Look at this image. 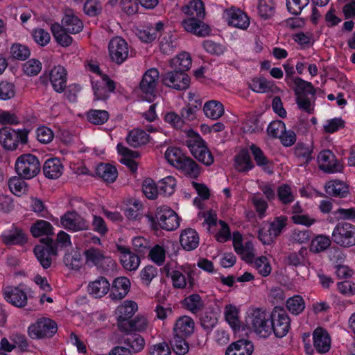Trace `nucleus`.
I'll list each match as a JSON object with an SVG mask.
<instances>
[{"mask_svg": "<svg viewBox=\"0 0 355 355\" xmlns=\"http://www.w3.org/2000/svg\"><path fill=\"white\" fill-rule=\"evenodd\" d=\"M247 323L260 337L267 338L272 333L271 313L265 309L251 307L248 311Z\"/></svg>", "mask_w": 355, "mask_h": 355, "instance_id": "f257e3e1", "label": "nucleus"}, {"mask_svg": "<svg viewBox=\"0 0 355 355\" xmlns=\"http://www.w3.org/2000/svg\"><path fill=\"white\" fill-rule=\"evenodd\" d=\"M15 170L20 177L31 179L40 172V163L35 155L24 154L17 159Z\"/></svg>", "mask_w": 355, "mask_h": 355, "instance_id": "f03ea898", "label": "nucleus"}, {"mask_svg": "<svg viewBox=\"0 0 355 355\" xmlns=\"http://www.w3.org/2000/svg\"><path fill=\"white\" fill-rule=\"evenodd\" d=\"M28 141V131L25 129L15 130L5 127L0 129V144L7 150H15L19 144H25Z\"/></svg>", "mask_w": 355, "mask_h": 355, "instance_id": "7ed1b4c3", "label": "nucleus"}, {"mask_svg": "<svg viewBox=\"0 0 355 355\" xmlns=\"http://www.w3.org/2000/svg\"><path fill=\"white\" fill-rule=\"evenodd\" d=\"M187 146L193 156L200 162L210 166L214 162V156L207 147L205 141L199 135H196L186 141Z\"/></svg>", "mask_w": 355, "mask_h": 355, "instance_id": "20e7f679", "label": "nucleus"}, {"mask_svg": "<svg viewBox=\"0 0 355 355\" xmlns=\"http://www.w3.org/2000/svg\"><path fill=\"white\" fill-rule=\"evenodd\" d=\"M332 240L340 246L349 248L355 245V226L347 222H340L334 227Z\"/></svg>", "mask_w": 355, "mask_h": 355, "instance_id": "39448f33", "label": "nucleus"}, {"mask_svg": "<svg viewBox=\"0 0 355 355\" xmlns=\"http://www.w3.org/2000/svg\"><path fill=\"white\" fill-rule=\"evenodd\" d=\"M57 330V324L53 320L42 318L28 327V334L32 339H42L52 337Z\"/></svg>", "mask_w": 355, "mask_h": 355, "instance_id": "423d86ee", "label": "nucleus"}, {"mask_svg": "<svg viewBox=\"0 0 355 355\" xmlns=\"http://www.w3.org/2000/svg\"><path fill=\"white\" fill-rule=\"evenodd\" d=\"M159 78V71L155 68L147 70L144 74L139 87L147 101L151 102L155 97Z\"/></svg>", "mask_w": 355, "mask_h": 355, "instance_id": "0eeeda50", "label": "nucleus"}, {"mask_svg": "<svg viewBox=\"0 0 355 355\" xmlns=\"http://www.w3.org/2000/svg\"><path fill=\"white\" fill-rule=\"evenodd\" d=\"M108 52L110 60L116 64H121L128 58L129 46L121 37L112 38L108 44Z\"/></svg>", "mask_w": 355, "mask_h": 355, "instance_id": "6e6552de", "label": "nucleus"}, {"mask_svg": "<svg viewBox=\"0 0 355 355\" xmlns=\"http://www.w3.org/2000/svg\"><path fill=\"white\" fill-rule=\"evenodd\" d=\"M272 332L278 338L285 336L290 329V318L286 311L275 307L271 313Z\"/></svg>", "mask_w": 355, "mask_h": 355, "instance_id": "1a4fd4ad", "label": "nucleus"}, {"mask_svg": "<svg viewBox=\"0 0 355 355\" xmlns=\"http://www.w3.org/2000/svg\"><path fill=\"white\" fill-rule=\"evenodd\" d=\"M41 241L45 245H36L34 248V253L42 266L46 269L51 266V257L57 254V246L53 239L48 236L42 239Z\"/></svg>", "mask_w": 355, "mask_h": 355, "instance_id": "9d476101", "label": "nucleus"}, {"mask_svg": "<svg viewBox=\"0 0 355 355\" xmlns=\"http://www.w3.org/2000/svg\"><path fill=\"white\" fill-rule=\"evenodd\" d=\"M155 217L159 226L163 230L173 231L180 225V219L178 214L167 206L158 207Z\"/></svg>", "mask_w": 355, "mask_h": 355, "instance_id": "9b49d317", "label": "nucleus"}, {"mask_svg": "<svg viewBox=\"0 0 355 355\" xmlns=\"http://www.w3.org/2000/svg\"><path fill=\"white\" fill-rule=\"evenodd\" d=\"M162 83L166 87L176 89H187L190 85V78L186 73L177 70H171L162 74Z\"/></svg>", "mask_w": 355, "mask_h": 355, "instance_id": "f8f14e48", "label": "nucleus"}, {"mask_svg": "<svg viewBox=\"0 0 355 355\" xmlns=\"http://www.w3.org/2000/svg\"><path fill=\"white\" fill-rule=\"evenodd\" d=\"M61 226L71 232H80L89 229V223L76 211H67L60 218Z\"/></svg>", "mask_w": 355, "mask_h": 355, "instance_id": "ddd939ff", "label": "nucleus"}, {"mask_svg": "<svg viewBox=\"0 0 355 355\" xmlns=\"http://www.w3.org/2000/svg\"><path fill=\"white\" fill-rule=\"evenodd\" d=\"M2 294L7 302L16 307L22 308L27 304L26 293L18 286H7L3 287Z\"/></svg>", "mask_w": 355, "mask_h": 355, "instance_id": "4468645a", "label": "nucleus"}, {"mask_svg": "<svg viewBox=\"0 0 355 355\" xmlns=\"http://www.w3.org/2000/svg\"><path fill=\"white\" fill-rule=\"evenodd\" d=\"M137 310V304L133 301H125L119 305L116 310L117 325L120 330L128 324L132 315Z\"/></svg>", "mask_w": 355, "mask_h": 355, "instance_id": "2eb2a0df", "label": "nucleus"}, {"mask_svg": "<svg viewBox=\"0 0 355 355\" xmlns=\"http://www.w3.org/2000/svg\"><path fill=\"white\" fill-rule=\"evenodd\" d=\"M117 250L120 253V262L125 270L128 271L137 270L141 262L137 254L124 245H117Z\"/></svg>", "mask_w": 355, "mask_h": 355, "instance_id": "dca6fc26", "label": "nucleus"}, {"mask_svg": "<svg viewBox=\"0 0 355 355\" xmlns=\"http://www.w3.org/2000/svg\"><path fill=\"white\" fill-rule=\"evenodd\" d=\"M318 163L319 168L327 173H336L341 169L334 154L329 150H324L319 153Z\"/></svg>", "mask_w": 355, "mask_h": 355, "instance_id": "f3484780", "label": "nucleus"}, {"mask_svg": "<svg viewBox=\"0 0 355 355\" xmlns=\"http://www.w3.org/2000/svg\"><path fill=\"white\" fill-rule=\"evenodd\" d=\"M313 346L319 353L327 352L331 347V338L328 332L322 327L316 328L313 333Z\"/></svg>", "mask_w": 355, "mask_h": 355, "instance_id": "a211bd4d", "label": "nucleus"}, {"mask_svg": "<svg viewBox=\"0 0 355 355\" xmlns=\"http://www.w3.org/2000/svg\"><path fill=\"white\" fill-rule=\"evenodd\" d=\"M130 288V282L125 277L116 278L111 288L110 297L114 300H119L124 298Z\"/></svg>", "mask_w": 355, "mask_h": 355, "instance_id": "6ab92c4d", "label": "nucleus"}, {"mask_svg": "<svg viewBox=\"0 0 355 355\" xmlns=\"http://www.w3.org/2000/svg\"><path fill=\"white\" fill-rule=\"evenodd\" d=\"M50 80L55 92H63L67 84V71L65 69L60 65L53 67L50 73Z\"/></svg>", "mask_w": 355, "mask_h": 355, "instance_id": "aec40b11", "label": "nucleus"}, {"mask_svg": "<svg viewBox=\"0 0 355 355\" xmlns=\"http://www.w3.org/2000/svg\"><path fill=\"white\" fill-rule=\"evenodd\" d=\"M87 263H91L94 266H101L103 263L108 266L113 264V260L110 257L106 256L102 250L89 248L85 252Z\"/></svg>", "mask_w": 355, "mask_h": 355, "instance_id": "412c9836", "label": "nucleus"}, {"mask_svg": "<svg viewBox=\"0 0 355 355\" xmlns=\"http://www.w3.org/2000/svg\"><path fill=\"white\" fill-rule=\"evenodd\" d=\"M253 350L254 346L250 340L241 339L230 344L225 355H251Z\"/></svg>", "mask_w": 355, "mask_h": 355, "instance_id": "4be33fe9", "label": "nucleus"}, {"mask_svg": "<svg viewBox=\"0 0 355 355\" xmlns=\"http://www.w3.org/2000/svg\"><path fill=\"white\" fill-rule=\"evenodd\" d=\"M194 321L189 316L180 317L173 327V334L189 337L194 331Z\"/></svg>", "mask_w": 355, "mask_h": 355, "instance_id": "5701e85b", "label": "nucleus"}, {"mask_svg": "<svg viewBox=\"0 0 355 355\" xmlns=\"http://www.w3.org/2000/svg\"><path fill=\"white\" fill-rule=\"evenodd\" d=\"M63 165L58 158L47 159L43 165V173L49 179H58L63 172Z\"/></svg>", "mask_w": 355, "mask_h": 355, "instance_id": "b1692460", "label": "nucleus"}, {"mask_svg": "<svg viewBox=\"0 0 355 355\" xmlns=\"http://www.w3.org/2000/svg\"><path fill=\"white\" fill-rule=\"evenodd\" d=\"M180 242L184 249L187 250H194L199 245L198 234L193 229H185L180 234Z\"/></svg>", "mask_w": 355, "mask_h": 355, "instance_id": "393cba45", "label": "nucleus"}, {"mask_svg": "<svg viewBox=\"0 0 355 355\" xmlns=\"http://www.w3.org/2000/svg\"><path fill=\"white\" fill-rule=\"evenodd\" d=\"M60 26L71 34H76L83 28V21L73 13H66L62 19Z\"/></svg>", "mask_w": 355, "mask_h": 355, "instance_id": "a878e982", "label": "nucleus"}, {"mask_svg": "<svg viewBox=\"0 0 355 355\" xmlns=\"http://www.w3.org/2000/svg\"><path fill=\"white\" fill-rule=\"evenodd\" d=\"M110 289V284L104 277H98L88 285L89 293L94 297H101L106 295Z\"/></svg>", "mask_w": 355, "mask_h": 355, "instance_id": "bb28decb", "label": "nucleus"}, {"mask_svg": "<svg viewBox=\"0 0 355 355\" xmlns=\"http://www.w3.org/2000/svg\"><path fill=\"white\" fill-rule=\"evenodd\" d=\"M166 271V276L171 277L172 279L173 286L176 288H184L188 285L189 288H192L193 285V279L191 277L188 275L187 278L179 270H172L170 272L167 266L164 267Z\"/></svg>", "mask_w": 355, "mask_h": 355, "instance_id": "cd10ccee", "label": "nucleus"}, {"mask_svg": "<svg viewBox=\"0 0 355 355\" xmlns=\"http://www.w3.org/2000/svg\"><path fill=\"white\" fill-rule=\"evenodd\" d=\"M227 15L229 24L234 27L246 29L250 24L248 17L241 10L230 9L227 11Z\"/></svg>", "mask_w": 355, "mask_h": 355, "instance_id": "c85d7f7f", "label": "nucleus"}, {"mask_svg": "<svg viewBox=\"0 0 355 355\" xmlns=\"http://www.w3.org/2000/svg\"><path fill=\"white\" fill-rule=\"evenodd\" d=\"M117 150L123 157L121 160V162L126 165L132 172H135L137 169V164L133 159L139 157V153L130 150L121 144L117 145Z\"/></svg>", "mask_w": 355, "mask_h": 355, "instance_id": "c756f323", "label": "nucleus"}, {"mask_svg": "<svg viewBox=\"0 0 355 355\" xmlns=\"http://www.w3.org/2000/svg\"><path fill=\"white\" fill-rule=\"evenodd\" d=\"M234 166L235 169L240 173L248 172L254 167L248 150H242L235 156Z\"/></svg>", "mask_w": 355, "mask_h": 355, "instance_id": "7c9ffc66", "label": "nucleus"}, {"mask_svg": "<svg viewBox=\"0 0 355 355\" xmlns=\"http://www.w3.org/2000/svg\"><path fill=\"white\" fill-rule=\"evenodd\" d=\"M170 66L173 70L185 73L191 66V58L187 52H182L171 59Z\"/></svg>", "mask_w": 355, "mask_h": 355, "instance_id": "2f4dec72", "label": "nucleus"}, {"mask_svg": "<svg viewBox=\"0 0 355 355\" xmlns=\"http://www.w3.org/2000/svg\"><path fill=\"white\" fill-rule=\"evenodd\" d=\"M224 316L225 321L234 330H239L241 322L239 317V310L234 304H227L224 307Z\"/></svg>", "mask_w": 355, "mask_h": 355, "instance_id": "473e14b6", "label": "nucleus"}, {"mask_svg": "<svg viewBox=\"0 0 355 355\" xmlns=\"http://www.w3.org/2000/svg\"><path fill=\"white\" fill-rule=\"evenodd\" d=\"M236 252L241 257L245 262L252 263L254 259V249L252 242L248 241L244 244L241 243H235L234 245Z\"/></svg>", "mask_w": 355, "mask_h": 355, "instance_id": "72a5a7b5", "label": "nucleus"}, {"mask_svg": "<svg viewBox=\"0 0 355 355\" xmlns=\"http://www.w3.org/2000/svg\"><path fill=\"white\" fill-rule=\"evenodd\" d=\"M203 111L207 117L216 120L223 115L224 107L220 102L211 100L205 103Z\"/></svg>", "mask_w": 355, "mask_h": 355, "instance_id": "f704fd0d", "label": "nucleus"}, {"mask_svg": "<svg viewBox=\"0 0 355 355\" xmlns=\"http://www.w3.org/2000/svg\"><path fill=\"white\" fill-rule=\"evenodd\" d=\"M126 141L130 146L138 148L149 141V135L144 130L134 129L128 133Z\"/></svg>", "mask_w": 355, "mask_h": 355, "instance_id": "c9c22d12", "label": "nucleus"}, {"mask_svg": "<svg viewBox=\"0 0 355 355\" xmlns=\"http://www.w3.org/2000/svg\"><path fill=\"white\" fill-rule=\"evenodd\" d=\"M289 87L294 90L295 94L297 96H306L307 94L314 95L315 94V89L313 85L300 77L295 78L292 83V86Z\"/></svg>", "mask_w": 355, "mask_h": 355, "instance_id": "e433bc0d", "label": "nucleus"}, {"mask_svg": "<svg viewBox=\"0 0 355 355\" xmlns=\"http://www.w3.org/2000/svg\"><path fill=\"white\" fill-rule=\"evenodd\" d=\"M326 192L332 196L343 198L348 193L346 184L340 180H331L325 185Z\"/></svg>", "mask_w": 355, "mask_h": 355, "instance_id": "4c0bfd02", "label": "nucleus"}, {"mask_svg": "<svg viewBox=\"0 0 355 355\" xmlns=\"http://www.w3.org/2000/svg\"><path fill=\"white\" fill-rule=\"evenodd\" d=\"M51 31L56 42L62 46H69L72 43V37L67 31L60 26V24H53L51 26Z\"/></svg>", "mask_w": 355, "mask_h": 355, "instance_id": "58836bf2", "label": "nucleus"}, {"mask_svg": "<svg viewBox=\"0 0 355 355\" xmlns=\"http://www.w3.org/2000/svg\"><path fill=\"white\" fill-rule=\"evenodd\" d=\"M98 176L107 182H113L117 178L116 168L110 164H100L96 168Z\"/></svg>", "mask_w": 355, "mask_h": 355, "instance_id": "ea45409f", "label": "nucleus"}, {"mask_svg": "<svg viewBox=\"0 0 355 355\" xmlns=\"http://www.w3.org/2000/svg\"><path fill=\"white\" fill-rule=\"evenodd\" d=\"M182 11L187 15L194 18L202 19L205 17V11L204 4L201 0H193L183 7Z\"/></svg>", "mask_w": 355, "mask_h": 355, "instance_id": "a19ab883", "label": "nucleus"}, {"mask_svg": "<svg viewBox=\"0 0 355 355\" xmlns=\"http://www.w3.org/2000/svg\"><path fill=\"white\" fill-rule=\"evenodd\" d=\"M177 168L191 178H197L200 173L198 164L189 157H187Z\"/></svg>", "mask_w": 355, "mask_h": 355, "instance_id": "79ce46f5", "label": "nucleus"}, {"mask_svg": "<svg viewBox=\"0 0 355 355\" xmlns=\"http://www.w3.org/2000/svg\"><path fill=\"white\" fill-rule=\"evenodd\" d=\"M178 46L176 35L171 33L165 34L160 40L159 49L164 54H171Z\"/></svg>", "mask_w": 355, "mask_h": 355, "instance_id": "37998d69", "label": "nucleus"}, {"mask_svg": "<svg viewBox=\"0 0 355 355\" xmlns=\"http://www.w3.org/2000/svg\"><path fill=\"white\" fill-rule=\"evenodd\" d=\"M31 232L35 237L49 236L53 234V226L46 220H38L32 225Z\"/></svg>", "mask_w": 355, "mask_h": 355, "instance_id": "c03bdc74", "label": "nucleus"}, {"mask_svg": "<svg viewBox=\"0 0 355 355\" xmlns=\"http://www.w3.org/2000/svg\"><path fill=\"white\" fill-rule=\"evenodd\" d=\"M165 158L168 162L175 166L176 168L180 165L183 160L187 157L184 155L179 148L169 147L165 152Z\"/></svg>", "mask_w": 355, "mask_h": 355, "instance_id": "a18cd8bd", "label": "nucleus"}, {"mask_svg": "<svg viewBox=\"0 0 355 355\" xmlns=\"http://www.w3.org/2000/svg\"><path fill=\"white\" fill-rule=\"evenodd\" d=\"M308 252L306 248H301V249L297 252H291L286 257V261L289 265L293 266H298L300 265H306L309 263V261L306 259Z\"/></svg>", "mask_w": 355, "mask_h": 355, "instance_id": "49530a36", "label": "nucleus"}, {"mask_svg": "<svg viewBox=\"0 0 355 355\" xmlns=\"http://www.w3.org/2000/svg\"><path fill=\"white\" fill-rule=\"evenodd\" d=\"M249 87L257 93H266L272 89V83L264 77L254 78L248 83Z\"/></svg>", "mask_w": 355, "mask_h": 355, "instance_id": "de8ad7c7", "label": "nucleus"}, {"mask_svg": "<svg viewBox=\"0 0 355 355\" xmlns=\"http://www.w3.org/2000/svg\"><path fill=\"white\" fill-rule=\"evenodd\" d=\"M331 241L329 236L325 235H318L311 241L310 251L314 253H319L326 250L331 245Z\"/></svg>", "mask_w": 355, "mask_h": 355, "instance_id": "09e8293b", "label": "nucleus"}, {"mask_svg": "<svg viewBox=\"0 0 355 355\" xmlns=\"http://www.w3.org/2000/svg\"><path fill=\"white\" fill-rule=\"evenodd\" d=\"M128 324L125 328H123L121 331L124 332L131 331H142L147 329L148 322L146 317L142 315H137L134 319L129 321Z\"/></svg>", "mask_w": 355, "mask_h": 355, "instance_id": "8fccbe9b", "label": "nucleus"}, {"mask_svg": "<svg viewBox=\"0 0 355 355\" xmlns=\"http://www.w3.org/2000/svg\"><path fill=\"white\" fill-rule=\"evenodd\" d=\"M288 224V218L286 216L281 215L274 218L270 223L268 232L275 238L279 236Z\"/></svg>", "mask_w": 355, "mask_h": 355, "instance_id": "3c124183", "label": "nucleus"}, {"mask_svg": "<svg viewBox=\"0 0 355 355\" xmlns=\"http://www.w3.org/2000/svg\"><path fill=\"white\" fill-rule=\"evenodd\" d=\"M124 343L132 349L133 352L141 351L145 346L144 338L137 334H128L124 338Z\"/></svg>", "mask_w": 355, "mask_h": 355, "instance_id": "603ef678", "label": "nucleus"}, {"mask_svg": "<svg viewBox=\"0 0 355 355\" xmlns=\"http://www.w3.org/2000/svg\"><path fill=\"white\" fill-rule=\"evenodd\" d=\"M312 153V147L303 144H298L294 149L295 157L304 164H308L313 159Z\"/></svg>", "mask_w": 355, "mask_h": 355, "instance_id": "864d4df0", "label": "nucleus"}, {"mask_svg": "<svg viewBox=\"0 0 355 355\" xmlns=\"http://www.w3.org/2000/svg\"><path fill=\"white\" fill-rule=\"evenodd\" d=\"M286 308L293 315H298L305 308V302L300 295H295L286 301Z\"/></svg>", "mask_w": 355, "mask_h": 355, "instance_id": "5fc2aeb1", "label": "nucleus"}, {"mask_svg": "<svg viewBox=\"0 0 355 355\" xmlns=\"http://www.w3.org/2000/svg\"><path fill=\"white\" fill-rule=\"evenodd\" d=\"M3 241L6 245L22 244L26 237L21 230L15 228L10 233L3 235Z\"/></svg>", "mask_w": 355, "mask_h": 355, "instance_id": "6e6d98bb", "label": "nucleus"}, {"mask_svg": "<svg viewBox=\"0 0 355 355\" xmlns=\"http://www.w3.org/2000/svg\"><path fill=\"white\" fill-rule=\"evenodd\" d=\"M183 304L189 311L193 313H198L203 308V302L198 294H193L186 297Z\"/></svg>", "mask_w": 355, "mask_h": 355, "instance_id": "4d7b16f0", "label": "nucleus"}, {"mask_svg": "<svg viewBox=\"0 0 355 355\" xmlns=\"http://www.w3.org/2000/svg\"><path fill=\"white\" fill-rule=\"evenodd\" d=\"M252 264L253 267L262 277H267L271 272L272 268L270 261L268 258L264 256H261L255 259Z\"/></svg>", "mask_w": 355, "mask_h": 355, "instance_id": "13d9d810", "label": "nucleus"}, {"mask_svg": "<svg viewBox=\"0 0 355 355\" xmlns=\"http://www.w3.org/2000/svg\"><path fill=\"white\" fill-rule=\"evenodd\" d=\"M187 338V336L173 334L171 345L177 354L184 355L189 351V345L185 340Z\"/></svg>", "mask_w": 355, "mask_h": 355, "instance_id": "bf43d9fd", "label": "nucleus"}, {"mask_svg": "<svg viewBox=\"0 0 355 355\" xmlns=\"http://www.w3.org/2000/svg\"><path fill=\"white\" fill-rule=\"evenodd\" d=\"M176 181L172 176H167L159 182V193L169 196L175 191Z\"/></svg>", "mask_w": 355, "mask_h": 355, "instance_id": "052dcab7", "label": "nucleus"}, {"mask_svg": "<svg viewBox=\"0 0 355 355\" xmlns=\"http://www.w3.org/2000/svg\"><path fill=\"white\" fill-rule=\"evenodd\" d=\"M87 119L92 123L99 125L105 123L109 119V114L105 110H91L87 112Z\"/></svg>", "mask_w": 355, "mask_h": 355, "instance_id": "680f3d73", "label": "nucleus"}, {"mask_svg": "<svg viewBox=\"0 0 355 355\" xmlns=\"http://www.w3.org/2000/svg\"><path fill=\"white\" fill-rule=\"evenodd\" d=\"M149 257L157 265L162 266L166 258V250L163 246L156 245L150 250L149 249Z\"/></svg>", "mask_w": 355, "mask_h": 355, "instance_id": "e2e57ef3", "label": "nucleus"}, {"mask_svg": "<svg viewBox=\"0 0 355 355\" xmlns=\"http://www.w3.org/2000/svg\"><path fill=\"white\" fill-rule=\"evenodd\" d=\"M277 196L280 202L284 205L290 204L295 200L291 188L287 184H282L278 187Z\"/></svg>", "mask_w": 355, "mask_h": 355, "instance_id": "0e129e2a", "label": "nucleus"}, {"mask_svg": "<svg viewBox=\"0 0 355 355\" xmlns=\"http://www.w3.org/2000/svg\"><path fill=\"white\" fill-rule=\"evenodd\" d=\"M258 12L260 16L267 19L273 15L275 12V3L272 0H259Z\"/></svg>", "mask_w": 355, "mask_h": 355, "instance_id": "69168bd1", "label": "nucleus"}, {"mask_svg": "<svg viewBox=\"0 0 355 355\" xmlns=\"http://www.w3.org/2000/svg\"><path fill=\"white\" fill-rule=\"evenodd\" d=\"M31 35L34 41L40 46H46L51 40L49 32L41 28L33 29Z\"/></svg>", "mask_w": 355, "mask_h": 355, "instance_id": "338daca9", "label": "nucleus"}, {"mask_svg": "<svg viewBox=\"0 0 355 355\" xmlns=\"http://www.w3.org/2000/svg\"><path fill=\"white\" fill-rule=\"evenodd\" d=\"M157 269L156 267L148 265L144 267L140 271V277L142 284L146 286H149L154 278L157 276Z\"/></svg>", "mask_w": 355, "mask_h": 355, "instance_id": "774afa93", "label": "nucleus"}]
</instances>
